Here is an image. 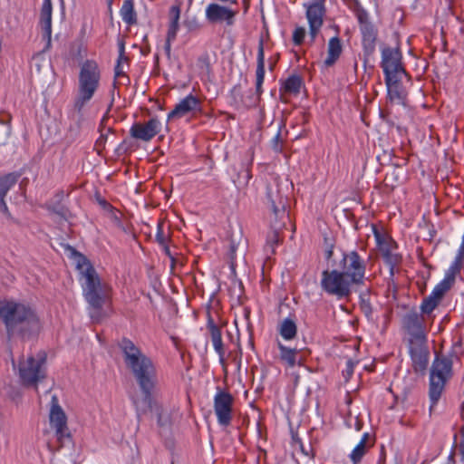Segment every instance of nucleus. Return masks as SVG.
Listing matches in <instances>:
<instances>
[{"label": "nucleus", "mask_w": 464, "mask_h": 464, "mask_svg": "<svg viewBox=\"0 0 464 464\" xmlns=\"http://www.w3.org/2000/svg\"><path fill=\"white\" fill-rule=\"evenodd\" d=\"M119 347L123 355L126 368L131 372L143 395L148 410L158 417L159 425H163L162 406L153 399V392L158 383V373L152 359L146 355L131 340L122 338Z\"/></svg>", "instance_id": "obj_1"}, {"label": "nucleus", "mask_w": 464, "mask_h": 464, "mask_svg": "<svg viewBox=\"0 0 464 464\" xmlns=\"http://www.w3.org/2000/svg\"><path fill=\"white\" fill-rule=\"evenodd\" d=\"M76 268L79 271L83 297L91 308V317L100 321L102 307L111 297L112 288L102 280L91 262L82 254L76 256Z\"/></svg>", "instance_id": "obj_2"}, {"label": "nucleus", "mask_w": 464, "mask_h": 464, "mask_svg": "<svg viewBox=\"0 0 464 464\" xmlns=\"http://www.w3.org/2000/svg\"><path fill=\"white\" fill-rule=\"evenodd\" d=\"M0 319L10 338L19 336L23 340L30 339L42 329L36 312L30 305L14 301H0Z\"/></svg>", "instance_id": "obj_3"}, {"label": "nucleus", "mask_w": 464, "mask_h": 464, "mask_svg": "<svg viewBox=\"0 0 464 464\" xmlns=\"http://www.w3.org/2000/svg\"><path fill=\"white\" fill-rule=\"evenodd\" d=\"M102 72L93 60H86L80 67L77 94L73 102V110L81 114L84 106L93 98L101 85Z\"/></svg>", "instance_id": "obj_4"}, {"label": "nucleus", "mask_w": 464, "mask_h": 464, "mask_svg": "<svg viewBox=\"0 0 464 464\" xmlns=\"http://www.w3.org/2000/svg\"><path fill=\"white\" fill-rule=\"evenodd\" d=\"M268 198L273 212L271 218L272 227L266 237V245L265 250L271 255L275 254V247L282 242L281 230L285 225V221L289 220V215L286 211L287 198L283 197L276 188V194L274 189L268 188Z\"/></svg>", "instance_id": "obj_5"}, {"label": "nucleus", "mask_w": 464, "mask_h": 464, "mask_svg": "<svg viewBox=\"0 0 464 464\" xmlns=\"http://www.w3.org/2000/svg\"><path fill=\"white\" fill-rule=\"evenodd\" d=\"M452 360L445 355H436L430 369L429 397L430 408L435 406L453 376Z\"/></svg>", "instance_id": "obj_6"}, {"label": "nucleus", "mask_w": 464, "mask_h": 464, "mask_svg": "<svg viewBox=\"0 0 464 464\" xmlns=\"http://www.w3.org/2000/svg\"><path fill=\"white\" fill-rule=\"evenodd\" d=\"M45 360L46 356L44 353H38L36 358L29 355L27 358L22 357L19 360L17 372L20 382L24 386L36 387L38 382L45 378L44 368Z\"/></svg>", "instance_id": "obj_7"}, {"label": "nucleus", "mask_w": 464, "mask_h": 464, "mask_svg": "<svg viewBox=\"0 0 464 464\" xmlns=\"http://www.w3.org/2000/svg\"><path fill=\"white\" fill-rule=\"evenodd\" d=\"M352 283L337 267L322 273L321 287L328 295L338 299L347 298L352 293Z\"/></svg>", "instance_id": "obj_8"}, {"label": "nucleus", "mask_w": 464, "mask_h": 464, "mask_svg": "<svg viewBox=\"0 0 464 464\" xmlns=\"http://www.w3.org/2000/svg\"><path fill=\"white\" fill-rule=\"evenodd\" d=\"M336 267L355 285L363 284L366 261L355 250L343 252Z\"/></svg>", "instance_id": "obj_9"}, {"label": "nucleus", "mask_w": 464, "mask_h": 464, "mask_svg": "<svg viewBox=\"0 0 464 464\" xmlns=\"http://www.w3.org/2000/svg\"><path fill=\"white\" fill-rule=\"evenodd\" d=\"M381 67L387 80L392 76L410 75L406 72L402 63V53L399 47L385 46L382 49Z\"/></svg>", "instance_id": "obj_10"}, {"label": "nucleus", "mask_w": 464, "mask_h": 464, "mask_svg": "<svg viewBox=\"0 0 464 464\" xmlns=\"http://www.w3.org/2000/svg\"><path fill=\"white\" fill-rule=\"evenodd\" d=\"M50 425L55 431L56 441L59 443L58 450L73 446L66 415L58 404H53L51 408Z\"/></svg>", "instance_id": "obj_11"}, {"label": "nucleus", "mask_w": 464, "mask_h": 464, "mask_svg": "<svg viewBox=\"0 0 464 464\" xmlns=\"http://www.w3.org/2000/svg\"><path fill=\"white\" fill-rule=\"evenodd\" d=\"M309 24V34L314 40L319 34L326 14L325 0H313L304 5Z\"/></svg>", "instance_id": "obj_12"}, {"label": "nucleus", "mask_w": 464, "mask_h": 464, "mask_svg": "<svg viewBox=\"0 0 464 464\" xmlns=\"http://www.w3.org/2000/svg\"><path fill=\"white\" fill-rule=\"evenodd\" d=\"M234 397L228 392L218 388L214 397V411L220 425L227 427L233 419Z\"/></svg>", "instance_id": "obj_13"}, {"label": "nucleus", "mask_w": 464, "mask_h": 464, "mask_svg": "<svg viewBox=\"0 0 464 464\" xmlns=\"http://www.w3.org/2000/svg\"><path fill=\"white\" fill-rule=\"evenodd\" d=\"M455 280L445 275L443 280L433 289L431 294L423 299L420 305L422 314L429 315L440 304L445 294L453 286Z\"/></svg>", "instance_id": "obj_14"}, {"label": "nucleus", "mask_w": 464, "mask_h": 464, "mask_svg": "<svg viewBox=\"0 0 464 464\" xmlns=\"http://www.w3.org/2000/svg\"><path fill=\"white\" fill-rule=\"evenodd\" d=\"M412 369L415 373L425 374L429 365L430 351L426 341L410 342L409 348Z\"/></svg>", "instance_id": "obj_15"}, {"label": "nucleus", "mask_w": 464, "mask_h": 464, "mask_svg": "<svg viewBox=\"0 0 464 464\" xmlns=\"http://www.w3.org/2000/svg\"><path fill=\"white\" fill-rule=\"evenodd\" d=\"M403 328L411 336L410 342L426 341L424 315L417 312H410L403 316Z\"/></svg>", "instance_id": "obj_16"}, {"label": "nucleus", "mask_w": 464, "mask_h": 464, "mask_svg": "<svg viewBox=\"0 0 464 464\" xmlns=\"http://www.w3.org/2000/svg\"><path fill=\"white\" fill-rule=\"evenodd\" d=\"M160 121L157 118H151L145 123H134L130 130V134L136 140L150 141L160 132Z\"/></svg>", "instance_id": "obj_17"}, {"label": "nucleus", "mask_w": 464, "mask_h": 464, "mask_svg": "<svg viewBox=\"0 0 464 464\" xmlns=\"http://www.w3.org/2000/svg\"><path fill=\"white\" fill-rule=\"evenodd\" d=\"M237 10H233L218 4H209L206 8V18L210 23H218L225 21L227 25H232Z\"/></svg>", "instance_id": "obj_18"}, {"label": "nucleus", "mask_w": 464, "mask_h": 464, "mask_svg": "<svg viewBox=\"0 0 464 464\" xmlns=\"http://www.w3.org/2000/svg\"><path fill=\"white\" fill-rule=\"evenodd\" d=\"M403 76H392L389 80L384 78L387 87L388 98L391 102L406 105L408 92L401 83Z\"/></svg>", "instance_id": "obj_19"}, {"label": "nucleus", "mask_w": 464, "mask_h": 464, "mask_svg": "<svg viewBox=\"0 0 464 464\" xmlns=\"http://www.w3.org/2000/svg\"><path fill=\"white\" fill-rule=\"evenodd\" d=\"M52 13L51 0H44L39 14V25L43 33V38L46 41V48L51 46L52 40Z\"/></svg>", "instance_id": "obj_20"}, {"label": "nucleus", "mask_w": 464, "mask_h": 464, "mask_svg": "<svg viewBox=\"0 0 464 464\" xmlns=\"http://www.w3.org/2000/svg\"><path fill=\"white\" fill-rule=\"evenodd\" d=\"M200 101L189 94L177 103L174 109L168 114V119H179L196 110H200Z\"/></svg>", "instance_id": "obj_21"}, {"label": "nucleus", "mask_w": 464, "mask_h": 464, "mask_svg": "<svg viewBox=\"0 0 464 464\" xmlns=\"http://www.w3.org/2000/svg\"><path fill=\"white\" fill-rule=\"evenodd\" d=\"M18 177L16 173H8L0 177V211L8 217L10 216V212L5 201V198L10 188L16 184Z\"/></svg>", "instance_id": "obj_22"}, {"label": "nucleus", "mask_w": 464, "mask_h": 464, "mask_svg": "<svg viewBox=\"0 0 464 464\" xmlns=\"http://www.w3.org/2000/svg\"><path fill=\"white\" fill-rule=\"evenodd\" d=\"M360 31L362 37V46L364 53L368 55H371L375 50L378 31L372 23L369 24L362 25L360 27Z\"/></svg>", "instance_id": "obj_23"}, {"label": "nucleus", "mask_w": 464, "mask_h": 464, "mask_svg": "<svg viewBox=\"0 0 464 464\" xmlns=\"http://www.w3.org/2000/svg\"><path fill=\"white\" fill-rule=\"evenodd\" d=\"M207 327L209 332V335H210L214 349L219 355L220 362L222 363H224L225 349H224V344H223V341H222L221 330L214 323V320L211 316L208 317Z\"/></svg>", "instance_id": "obj_24"}, {"label": "nucleus", "mask_w": 464, "mask_h": 464, "mask_svg": "<svg viewBox=\"0 0 464 464\" xmlns=\"http://www.w3.org/2000/svg\"><path fill=\"white\" fill-rule=\"evenodd\" d=\"M256 89L258 96L262 93V84L265 79V50H264V39L259 38L258 48H257V59H256Z\"/></svg>", "instance_id": "obj_25"}, {"label": "nucleus", "mask_w": 464, "mask_h": 464, "mask_svg": "<svg viewBox=\"0 0 464 464\" xmlns=\"http://www.w3.org/2000/svg\"><path fill=\"white\" fill-rule=\"evenodd\" d=\"M343 53L342 41L338 36L332 37L327 44V57L324 61L325 67L329 68L335 64Z\"/></svg>", "instance_id": "obj_26"}, {"label": "nucleus", "mask_w": 464, "mask_h": 464, "mask_svg": "<svg viewBox=\"0 0 464 464\" xmlns=\"http://www.w3.org/2000/svg\"><path fill=\"white\" fill-rule=\"evenodd\" d=\"M277 347L279 349V360L287 368H294L297 364L301 365V359L298 358L299 351L297 349L288 348L280 342H278Z\"/></svg>", "instance_id": "obj_27"}, {"label": "nucleus", "mask_w": 464, "mask_h": 464, "mask_svg": "<svg viewBox=\"0 0 464 464\" xmlns=\"http://www.w3.org/2000/svg\"><path fill=\"white\" fill-rule=\"evenodd\" d=\"M372 446L373 441H371L369 433H364L360 442L350 454V459L353 464H359L363 456L367 453L368 450Z\"/></svg>", "instance_id": "obj_28"}, {"label": "nucleus", "mask_w": 464, "mask_h": 464, "mask_svg": "<svg viewBox=\"0 0 464 464\" xmlns=\"http://www.w3.org/2000/svg\"><path fill=\"white\" fill-rule=\"evenodd\" d=\"M304 81L298 74L288 76L283 82L280 92L287 94L297 95L300 92Z\"/></svg>", "instance_id": "obj_29"}, {"label": "nucleus", "mask_w": 464, "mask_h": 464, "mask_svg": "<svg viewBox=\"0 0 464 464\" xmlns=\"http://www.w3.org/2000/svg\"><path fill=\"white\" fill-rule=\"evenodd\" d=\"M373 234L381 254L397 249L396 242L387 234L379 231L375 227H373Z\"/></svg>", "instance_id": "obj_30"}, {"label": "nucleus", "mask_w": 464, "mask_h": 464, "mask_svg": "<svg viewBox=\"0 0 464 464\" xmlns=\"http://www.w3.org/2000/svg\"><path fill=\"white\" fill-rule=\"evenodd\" d=\"M120 14L126 24L130 26L137 24L138 18L134 8V0H124Z\"/></svg>", "instance_id": "obj_31"}, {"label": "nucleus", "mask_w": 464, "mask_h": 464, "mask_svg": "<svg viewBox=\"0 0 464 464\" xmlns=\"http://www.w3.org/2000/svg\"><path fill=\"white\" fill-rule=\"evenodd\" d=\"M180 12H181V9H180V5H172L170 8H169V28H168V32L167 33H169L170 36L169 37H173L174 34H178V31H179V18H180Z\"/></svg>", "instance_id": "obj_32"}, {"label": "nucleus", "mask_w": 464, "mask_h": 464, "mask_svg": "<svg viewBox=\"0 0 464 464\" xmlns=\"http://www.w3.org/2000/svg\"><path fill=\"white\" fill-rule=\"evenodd\" d=\"M279 333L281 336L285 340L294 339L297 333L295 323L289 318L284 319L279 326Z\"/></svg>", "instance_id": "obj_33"}, {"label": "nucleus", "mask_w": 464, "mask_h": 464, "mask_svg": "<svg viewBox=\"0 0 464 464\" xmlns=\"http://www.w3.org/2000/svg\"><path fill=\"white\" fill-rule=\"evenodd\" d=\"M119 46V57L117 60V64L114 68V76L115 78H120L121 76H125V72L123 71L121 63L123 62H128V57L125 55V43L123 40H120L118 42Z\"/></svg>", "instance_id": "obj_34"}, {"label": "nucleus", "mask_w": 464, "mask_h": 464, "mask_svg": "<svg viewBox=\"0 0 464 464\" xmlns=\"http://www.w3.org/2000/svg\"><path fill=\"white\" fill-rule=\"evenodd\" d=\"M385 263L388 265L390 269V274L392 276L394 274L395 268L401 262V256L396 252V250H392L386 253L382 254Z\"/></svg>", "instance_id": "obj_35"}, {"label": "nucleus", "mask_w": 464, "mask_h": 464, "mask_svg": "<svg viewBox=\"0 0 464 464\" xmlns=\"http://www.w3.org/2000/svg\"><path fill=\"white\" fill-rule=\"evenodd\" d=\"M355 14L358 19L360 27L362 25L369 24L371 22L369 21V15L368 13L362 7H358L355 10Z\"/></svg>", "instance_id": "obj_36"}, {"label": "nucleus", "mask_w": 464, "mask_h": 464, "mask_svg": "<svg viewBox=\"0 0 464 464\" xmlns=\"http://www.w3.org/2000/svg\"><path fill=\"white\" fill-rule=\"evenodd\" d=\"M305 36V29L304 27H296L293 33V42L295 45H301Z\"/></svg>", "instance_id": "obj_37"}, {"label": "nucleus", "mask_w": 464, "mask_h": 464, "mask_svg": "<svg viewBox=\"0 0 464 464\" xmlns=\"http://www.w3.org/2000/svg\"><path fill=\"white\" fill-rule=\"evenodd\" d=\"M169 239V235H166L164 233V231H163V224L162 223H159L158 224V228H157V234H156V240H157V242L160 246L161 245H166V244H168Z\"/></svg>", "instance_id": "obj_38"}, {"label": "nucleus", "mask_w": 464, "mask_h": 464, "mask_svg": "<svg viewBox=\"0 0 464 464\" xmlns=\"http://www.w3.org/2000/svg\"><path fill=\"white\" fill-rule=\"evenodd\" d=\"M11 134V127L7 124L0 122V146L5 144Z\"/></svg>", "instance_id": "obj_39"}, {"label": "nucleus", "mask_w": 464, "mask_h": 464, "mask_svg": "<svg viewBox=\"0 0 464 464\" xmlns=\"http://www.w3.org/2000/svg\"><path fill=\"white\" fill-rule=\"evenodd\" d=\"M108 211L110 213V218L114 222V224L116 226L121 227H122L121 218V213L113 207L111 208H110Z\"/></svg>", "instance_id": "obj_40"}, {"label": "nucleus", "mask_w": 464, "mask_h": 464, "mask_svg": "<svg viewBox=\"0 0 464 464\" xmlns=\"http://www.w3.org/2000/svg\"><path fill=\"white\" fill-rule=\"evenodd\" d=\"M272 147L277 152L282 151V149H283V140L281 138L280 130L277 131L276 135L272 140Z\"/></svg>", "instance_id": "obj_41"}, {"label": "nucleus", "mask_w": 464, "mask_h": 464, "mask_svg": "<svg viewBox=\"0 0 464 464\" xmlns=\"http://www.w3.org/2000/svg\"><path fill=\"white\" fill-rule=\"evenodd\" d=\"M169 36H170L169 33H167L166 43H165V46H164L165 53L169 57L170 56V53H171V43L176 39L177 34H174L173 37H169Z\"/></svg>", "instance_id": "obj_42"}, {"label": "nucleus", "mask_w": 464, "mask_h": 464, "mask_svg": "<svg viewBox=\"0 0 464 464\" xmlns=\"http://www.w3.org/2000/svg\"><path fill=\"white\" fill-rule=\"evenodd\" d=\"M460 441L459 444V454L461 455L462 459H464V424L460 427L459 430Z\"/></svg>", "instance_id": "obj_43"}, {"label": "nucleus", "mask_w": 464, "mask_h": 464, "mask_svg": "<svg viewBox=\"0 0 464 464\" xmlns=\"http://www.w3.org/2000/svg\"><path fill=\"white\" fill-rule=\"evenodd\" d=\"M198 63L206 67L208 71L210 70L209 57L208 54L202 55L198 58Z\"/></svg>", "instance_id": "obj_44"}, {"label": "nucleus", "mask_w": 464, "mask_h": 464, "mask_svg": "<svg viewBox=\"0 0 464 464\" xmlns=\"http://www.w3.org/2000/svg\"><path fill=\"white\" fill-rule=\"evenodd\" d=\"M334 244L333 243H327V246H326V249H325V252H324V255H325V258L327 260H330L333 256V254H334Z\"/></svg>", "instance_id": "obj_45"}, {"label": "nucleus", "mask_w": 464, "mask_h": 464, "mask_svg": "<svg viewBox=\"0 0 464 464\" xmlns=\"http://www.w3.org/2000/svg\"><path fill=\"white\" fill-rule=\"evenodd\" d=\"M354 362L352 360H348L346 362L345 372L348 376H351L353 373Z\"/></svg>", "instance_id": "obj_46"}, {"label": "nucleus", "mask_w": 464, "mask_h": 464, "mask_svg": "<svg viewBox=\"0 0 464 464\" xmlns=\"http://www.w3.org/2000/svg\"><path fill=\"white\" fill-rule=\"evenodd\" d=\"M98 202L102 207V208L107 211L112 208V206L108 201H106L104 198H98Z\"/></svg>", "instance_id": "obj_47"}, {"label": "nucleus", "mask_w": 464, "mask_h": 464, "mask_svg": "<svg viewBox=\"0 0 464 464\" xmlns=\"http://www.w3.org/2000/svg\"><path fill=\"white\" fill-rule=\"evenodd\" d=\"M161 246H162V249H163L164 253L171 259L172 264H173L175 259H174L173 256L171 255V252L169 250V245L168 244L161 245Z\"/></svg>", "instance_id": "obj_48"}, {"label": "nucleus", "mask_w": 464, "mask_h": 464, "mask_svg": "<svg viewBox=\"0 0 464 464\" xmlns=\"http://www.w3.org/2000/svg\"><path fill=\"white\" fill-rule=\"evenodd\" d=\"M361 308L362 310L366 314H369L372 313V308L370 306V304L369 303H365L364 301L362 302V304H361Z\"/></svg>", "instance_id": "obj_49"}, {"label": "nucleus", "mask_w": 464, "mask_h": 464, "mask_svg": "<svg viewBox=\"0 0 464 464\" xmlns=\"http://www.w3.org/2000/svg\"><path fill=\"white\" fill-rule=\"evenodd\" d=\"M456 440H457V434L454 435V445H453V449L451 450V453L450 455V459H453L454 455H455V449L457 448Z\"/></svg>", "instance_id": "obj_50"}, {"label": "nucleus", "mask_w": 464, "mask_h": 464, "mask_svg": "<svg viewBox=\"0 0 464 464\" xmlns=\"http://www.w3.org/2000/svg\"><path fill=\"white\" fill-rule=\"evenodd\" d=\"M279 55L277 54L276 59L275 61H272L269 64V69L272 71L276 63V61L278 59Z\"/></svg>", "instance_id": "obj_51"}, {"label": "nucleus", "mask_w": 464, "mask_h": 464, "mask_svg": "<svg viewBox=\"0 0 464 464\" xmlns=\"http://www.w3.org/2000/svg\"><path fill=\"white\" fill-rule=\"evenodd\" d=\"M244 4H245V12H246L248 9V6H249V3L246 0H244Z\"/></svg>", "instance_id": "obj_52"}, {"label": "nucleus", "mask_w": 464, "mask_h": 464, "mask_svg": "<svg viewBox=\"0 0 464 464\" xmlns=\"http://www.w3.org/2000/svg\"><path fill=\"white\" fill-rule=\"evenodd\" d=\"M230 250H231V254L233 255L235 252H236V246L234 244L231 245L230 246Z\"/></svg>", "instance_id": "obj_53"}]
</instances>
